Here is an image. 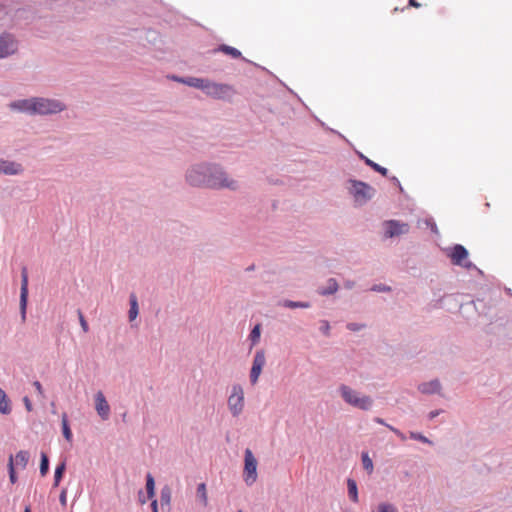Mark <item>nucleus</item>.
<instances>
[{
  "label": "nucleus",
  "instance_id": "f257e3e1",
  "mask_svg": "<svg viewBox=\"0 0 512 512\" xmlns=\"http://www.w3.org/2000/svg\"><path fill=\"white\" fill-rule=\"evenodd\" d=\"M187 181L192 186H207L210 188L236 189V181L229 180L227 175L217 167L198 165L187 173Z\"/></svg>",
  "mask_w": 512,
  "mask_h": 512
},
{
  "label": "nucleus",
  "instance_id": "f03ea898",
  "mask_svg": "<svg viewBox=\"0 0 512 512\" xmlns=\"http://www.w3.org/2000/svg\"><path fill=\"white\" fill-rule=\"evenodd\" d=\"M340 393L345 402L353 407L369 410L372 406L373 400L369 396L361 395L346 385L340 387Z\"/></svg>",
  "mask_w": 512,
  "mask_h": 512
},
{
  "label": "nucleus",
  "instance_id": "7ed1b4c3",
  "mask_svg": "<svg viewBox=\"0 0 512 512\" xmlns=\"http://www.w3.org/2000/svg\"><path fill=\"white\" fill-rule=\"evenodd\" d=\"M32 105L34 114L40 115L58 113L65 108L60 101L38 97L33 98Z\"/></svg>",
  "mask_w": 512,
  "mask_h": 512
},
{
  "label": "nucleus",
  "instance_id": "20e7f679",
  "mask_svg": "<svg viewBox=\"0 0 512 512\" xmlns=\"http://www.w3.org/2000/svg\"><path fill=\"white\" fill-rule=\"evenodd\" d=\"M257 460L250 449L245 450L243 478L251 486L257 480Z\"/></svg>",
  "mask_w": 512,
  "mask_h": 512
},
{
  "label": "nucleus",
  "instance_id": "39448f33",
  "mask_svg": "<svg viewBox=\"0 0 512 512\" xmlns=\"http://www.w3.org/2000/svg\"><path fill=\"white\" fill-rule=\"evenodd\" d=\"M350 183V192L354 196L356 202L365 203L371 199L375 193L374 188L364 182L351 180Z\"/></svg>",
  "mask_w": 512,
  "mask_h": 512
},
{
  "label": "nucleus",
  "instance_id": "423d86ee",
  "mask_svg": "<svg viewBox=\"0 0 512 512\" xmlns=\"http://www.w3.org/2000/svg\"><path fill=\"white\" fill-rule=\"evenodd\" d=\"M228 407L233 416L241 414L244 408V391L240 385H233L228 398Z\"/></svg>",
  "mask_w": 512,
  "mask_h": 512
},
{
  "label": "nucleus",
  "instance_id": "0eeeda50",
  "mask_svg": "<svg viewBox=\"0 0 512 512\" xmlns=\"http://www.w3.org/2000/svg\"><path fill=\"white\" fill-rule=\"evenodd\" d=\"M447 255L454 265L462 266L465 268L472 267V263L468 260L467 249L460 244L450 248L447 252Z\"/></svg>",
  "mask_w": 512,
  "mask_h": 512
},
{
  "label": "nucleus",
  "instance_id": "6e6552de",
  "mask_svg": "<svg viewBox=\"0 0 512 512\" xmlns=\"http://www.w3.org/2000/svg\"><path fill=\"white\" fill-rule=\"evenodd\" d=\"M266 364V357L264 350H258L255 353L251 371H250V381L253 385L258 382L259 376L261 375L262 369Z\"/></svg>",
  "mask_w": 512,
  "mask_h": 512
},
{
  "label": "nucleus",
  "instance_id": "1a4fd4ad",
  "mask_svg": "<svg viewBox=\"0 0 512 512\" xmlns=\"http://www.w3.org/2000/svg\"><path fill=\"white\" fill-rule=\"evenodd\" d=\"M385 226V237L392 238L405 234L409 231V225L407 223L399 222L396 220H389L384 223Z\"/></svg>",
  "mask_w": 512,
  "mask_h": 512
},
{
  "label": "nucleus",
  "instance_id": "9d476101",
  "mask_svg": "<svg viewBox=\"0 0 512 512\" xmlns=\"http://www.w3.org/2000/svg\"><path fill=\"white\" fill-rule=\"evenodd\" d=\"M17 42L10 34H4L0 37V58H5L17 51Z\"/></svg>",
  "mask_w": 512,
  "mask_h": 512
},
{
  "label": "nucleus",
  "instance_id": "9b49d317",
  "mask_svg": "<svg viewBox=\"0 0 512 512\" xmlns=\"http://www.w3.org/2000/svg\"><path fill=\"white\" fill-rule=\"evenodd\" d=\"M231 90H232L231 86H229L227 84H218V83H213V82L207 81L204 91L209 96H212L215 98H222L225 95H227L229 92H231Z\"/></svg>",
  "mask_w": 512,
  "mask_h": 512
},
{
  "label": "nucleus",
  "instance_id": "f8f14e48",
  "mask_svg": "<svg viewBox=\"0 0 512 512\" xmlns=\"http://www.w3.org/2000/svg\"><path fill=\"white\" fill-rule=\"evenodd\" d=\"M28 299V273L27 269L23 268L21 272V292H20V308L22 318L25 319L26 316V306Z\"/></svg>",
  "mask_w": 512,
  "mask_h": 512
},
{
  "label": "nucleus",
  "instance_id": "ddd939ff",
  "mask_svg": "<svg viewBox=\"0 0 512 512\" xmlns=\"http://www.w3.org/2000/svg\"><path fill=\"white\" fill-rule=\"evenodd\" d=\"M96 411L98 415L103 419L107 420L110 414V406L107 403L105 396L102 392H98L95 396Z\"/></svg>",
  "mask_w": 512,
  "mask_h": 512
},
{
  "label": "nucleus",
  "instance_id": "4468645a",
  "mask_svg": "<svg viewBox=\"0 0 512 512\" xmlns=\"http://www.w3.org/2000/svg\"><path fill=\"white\" fill-rule=\"evenodd\" d=\"M23 172L22 165L12 161L0 160V173L17 175Z\"/></svg>",
  "mask_w": 512,
  "mask_h": 512
},
{
  "label": "nucleus",
  "instance_id": "2eb2a0df",
  "mask_svg": "<svg viewBox=\"0 0 512 512\" xmlns=\"http://www.w3.org/2000/svg\"><path fill=\"white\" fill-rule=\"evenodd\" d=\"M32 104H33V98H30V99L14 101V102L10 103L9 107L12 110H17V111L28 113V114H34Z\"/></svg>",
  "mask_w": 512,
  "mask_h": 512
},
{
  "label": "nucleus",
  "instance_id": "dca6fc26",
  "mask_svg": "<svg viewBox=\"0 0 512 512\" xmlns=\"http://www.w3.org/2000/svg\"><path fill=\"white\" fill-rule=\"evenodd\" d=\"M441 386L438 380H433L428 383H423L419 386V390L425 394H431L439 392Z\"/></svg>",
  "mask_w": 512,
  "mask_h": 512
},
{
  "label": "nucleus",
  "instance_id": "f3484780",
  "mask_svg": "<svg viewBox=\"0 0 512 512\" xmlns=\"http://www.w3.org/2000/svg\"><path fill=\"white\" fill-rule=\"evenodd\" d=\"M178 81L180 82H183L191 87H195V88H198V89H201V90H205V87H206V84H207V81L206 79H202V78H195V77H191V78H188L186 80L184 79H177Z\"/></svg>",
  "mask_w": 512,
  "mask_h": 512
},
{
  "label": "nucleus",
  "instance_id": "a211bd4d",
  "mask_svg": "<svg viewBox=\"0 0 512 512\" xmlns=\"http://www.w3.org/2000/svg\"><path fill=\"white\" fill-rule=\"evenodd\" d=\"M0 413L7 415L11 413V405L5 391L0 388Z\"/></svg>",
  "mask_w": 512,
  "mask_h": 512
},
{
  "label": "nucleus",
  "instance_id": "6ab92c4d",
  "mask_svg": "<svg viewBox=\"0 0 512 512\" xmlns=\"http://www.w3.org/2000/svg\"><path fill=\"white\" fill-rule=\"evenodd\" d=\"M14 460V466H18L22 469H24L28 463L29 460V454L27 451H19L15 457H13Z\"/></svg>",
  "mask_w": 512,
  "mask_h": 512
},
{
  "label": "nucleus",
  "instance_id": "aec40b11",
  "mask_svg": "<svg viewBox=\"0 0 512 512\" xmlns=\"http://www.w3.org/2000/svg\"><path fill=\"white\" fill-rule=\"evenodd\" d=\"M146 492H147V498L153 499L155 496V481L153 476L148 473L146 476Z\"/></svg>",
  "mask_w": 512,
  "mask_h": 512
},
{
  "label": "nucleus",
  "instance_id": "412c9836",
  "mask_svg": "<svg viewBox=\"0 0 512 512\" xmlns=\"http://www.w3.org/2000/svg\"><path fill=\"white\" fill-rule=\"evenodd\" d=\"M337 289H338L337 281L335 279L331 278L327 282V287L319 290V294H321V295L333 294L337 291Z\"/></svg>",
  "mask_w": 512,
  "mask_h": 512
},
{
  "label": "nucleus",
  "instance_id": "4be33fe9",
  "mask_svg": "<svg viewBox=\"0 0 512 512\" xmlns=\"http://www.w3.org/2000/svg\"><path fill=\"white\" fill-rule=\"evenodd\" d=\"M62 431H63V435H64L65 439L67 441L71 442L73 435H72L71 429L68 424V418H67L66 413L62 414Z\"/></svg>",
  "mask_w": 512,
  "mask_h": 512
},
{
  "label": "nucleus",
  "instance_id": "5701e85b",
  "mask_svg": "<svg viewBox=\"0 0 512 512\" xmlns=\"http://www.w3.org/2000/svg\"><path fill=\"white\" fill-rule=\"evenodd\" d=\"M347 486H348V494H349L350 499L353 502H357L358 501V491H357L356 482L353 479H348Z\"/></svg>",
  "mask_w": 512,
  "mask_h": 512
},
{
  "label": "nucleus",
  "instance_id": "b1692460",
  "mask_svg": "<svg viewBox=\"0 0 512 512\" xmlns=\"http://www.w3.org/2000/svg\"><path fill=\"white\" fill-rule=\"evenodd\" d=\"M197 496L200 499L202 505L206 507L208 505V495L205 483H200L197 487Z\"/></svg>",
  "mask_w": 512,
  "mask_h": 512
},
{
  "label": "nucleus",
  "instance_id": "393cba45",
  "mask_svg": "<svg viewBox=\"0 0 512 512\" xmlns=\"http://www.w3.org/2000/svg\"><path fill=\"white\" fill-rule=\"evenodd\" d=\"M138 315V303L135 295L130 296L129 320L133 321Z\"/></svg>",
  "mask_w": 512,
  "mask_h": 512
},
{
  "label": "nucleus",
  "instance_id": "a878e982",
  "mask_svg": "<svg viewBox=\"0 0 512 512\" xmlns=\"http://www.w3.org/2000/svg\"><path fill=\"white\" fill-rule=\"evenodd\" d=\"M365 163L370 166L374 171L380 173L382 176H387L388 170L385 167L378 165L367 157H363Z\"/></svg>",
  "mask_w": 512,
  "mask_h": 512
},
{
  "label": "nucleus",
  "instance_id": "bb28decb",
  "mask_svg": "<svg viewBox=\"0 0 512 512\" xmlns=\"http://www.w3.org/2000/svg\"><path fill=\"white\" fill-rule=\"evenodd\" d=\"M219 50L227 55H230L233 58L241 57V52L238 49L228 46V45H221Z\"/></svg>",
  "mask_w": 512,
  "mask_h": 512
},
{
  "label": "nucleus",
  "instance_id": "cd10ccee",
  "mask_svg": "<svg viewBox=\"0 0 512 512\" xmlns=\"http://www.w3.org/2000/svg\"><path fill=\"white\" fill-rule=\"evenodd\" d=\"M362 464L364 469L371 474L373 472L374 466L372 459L369 457L368 453H362Z\"/></svg>",
  "mask_w": 512,
  "mask_h": 512
},
{
  "label": "nucleus",
  "instance_id": "c85d7f7f",
  "mask_svg": "<svg viewBox=\"0 0 512 512\" xmlns=\"http://www.w3.org/2000/svg\"><path fill=\"white\" fill-rule=\"evenodd\" d=\"M65 471V463L59 464L55 469L54 486H58Z\"/></svg>",
  "mask_w": 512,
  "mask_h": 512
},
{
  "label": "nucleus",
  "instance_id": "c756f323",
  "mask_svg": "<svg viewBox=\"0 0 512 512\" xmlns=\"http://www.w3.org/2000/svg\"><path fill=\"white\" fill-rule=\"evenodd\" d=\"M49 469V460L47 455L42 452L41 453V463H40V473L42 476H45Z\"/></svg>",
  "mask_w": 512,
  "mask_h": 512
},
{
  "label": "nucleus",
  "instance_id": "7c9ffc66",
  "mask_svg": "<svg viewBox=\"0 0 512 512\" xmlns=\"http://www.w3.org/2000/svg\"><path fill=\"white\" fill-rule=\"evenodd\" d=\"M283 305L288 308H308L310 304L308 302H294L290 300H286L283 302Z\"/></svg>",
  "mask_w": 512,
  "mask_h": 512
},
{
  "label": "nucleus",
  "instance_id": "2f4dec72",
  "mask_svg": "<svg viewBox=\"0 0 512 512\" xmlns=\"http://www.w3.org/2000/svg\"><path fill=\"white\" fill-rule=\"evenodd\" d=\"M8 468H9L10 481L12 484H14L17 480V477H16V473H15L14 460H13L12 455L9 457Z\"/></svg>",
  "mask_w": 512,
  "mask_h": 512
},
{
  "label": "nucleus",
  "instance_id": "473e14b6",
  "mask_svg": "<svg viewBox=\"0 0 512 512\" xmlns=\"http://www.w3.org/2000/svg\"><path fill=\"white\" fill-rule=\"evenodd\" d=\"M260 325L257 324L251 331L250 333V339L252 341V344H256L258 343L259 339H260Z\"/></svg>",
  "mask_w": 512,
  "mask_h": 512
},
{
  "label": "nucleus",
  "instance_id": "72a5a7b5",
  "mask_svg": "<svg viewBox=\"0 0 512 512\" xmlns=\"http://www.w3.org/2000/svg\"><path fill=\"white\" fill-rule=\"evenodd\" d=\"M78 317L83 332L87 333L89 330V326L81 310H78Z\"/></svg>",
  "mask_w": 512,
  "mask_h": 512
},
{
  "label": "nucleus",
  "instance_id": "f704fd0d",
  "mask_svg": "<svg viewBox=\"0 0 512 512\" xmlns=\"http://www.w3.org/2000/svg\"><path fill=\"white\" fill-rule=\"evenodd\" d=\"M161 502H162V504L169 505V503H170V489L169 488L162 489V491H161Z\"/></svg>",
  "mask_w": 512,
  "mask_h": 512
},
{
  "label": "nucleus",
  "instance_id": "c9c22d12",
  "mask_svg": "<svg viewBox=\"0 0 512 512\" xmlns=\"http://www.w3.org/2000/svg\"><path fill=\"white\" fill-rule=\"evenodd\" d=\"M378 510L379 512H397V509L393 505L387 503H381Z\"/></svg>",
  "mask_w": 512,
  "mask_h": 512
},
{
  "label": "nucleus",
  "instance_id": "e433bc0d",
  "mask_svg": "<svg viewBox=\"0 0 512 512\" xmlns=\"http://www.w3.org/2000/svg\"><path fill=\"white\" fill-rule=\"evenodd\" d=\"M410 437L412 439L419 440V441H421L423 443H429V444L431 443L430 440L427 437H425L424 435H422L420 433L410 432Z\"/></svg>",
  "mask_w": 512,
  "mask_h": 512
},
{
  "label": "nucleus",
  "instance_id": "4c0bfd02",
  "mask_svg": "<svg viewBox=\"0 0 512 512\" xmlns=\"http://www.w3.org/2000/svg\"><path fill=\"white\" fill-rule=\"evenodd\" d=\"M33 386L35 387L38 395L41 397V398H44V391H43V388H42V385L39 381H34L33 382Z\"/></svg>",
  "mask_w": 512,
  "mask_h": 512
},
{
  "label": "nucleus",
  "instance_id": "58836bf2",
  "mask_svg": "<svg viewBox=\"0 0 512 512\" xmlns=\"http://www.w3.org/2000/svg\"><path fill=\"white\" fill-rule=\"evenodd\" d=\"M388 428L394 432L402 441L406 440V436L398 429L394 428L393 426H388Z\"/></svg>",
  "mask_w": 512,
  "mask_h": 512
},
{
  "label": "nucleus",
  "instance_id": "ea45409f",
  "mask_svg": "<svg viewBox=\"0 0 512 512\" xmlns=\"http://www.w3.org/2000/svg\"><path fill=\"white\" fill-rule=\"evenodd\" d=\"M59 500H60V503H61L63 506H66V503H67V491H66V489H63V490L61 491V494H60Z\"/></svg>",
  "mask_w": 512,
  "mask_h": 512
},
{
  "label": "nucleus",
  "instance_id": "a19ab883",
  "mask_svg": "<svg viewBox=\"0 0 512 512\" xmlns=\"http://www.w3.org/2000/svg\"><path fill=\"white\" fill-rule=\"evenodd\" d=\"M23 402L25 404V407H26L27 411H29V412L32 411V403H31L30 399L27 396H25L23 398Z\"/></svg>",
  "mask_w": 512,
  "mask_h": 512
},
{
  "label": "nucleus",
  "instance_id": "79ce46f5",
  "mask_svg": "<svg viewBox=\"0 0 512 512\" xmlns=\"http://www.w3.org/2000/svg\"><path fill=\"white\" fill-rule=\"evenodd\" d=\"M148 498L144 496L143 492H139V502L141 504H145L147 502Z\"/></svg>",
  "mask_w": 512,
  "mask_h": 512
},
{
  "label": "nucleus",
  "instance_id": "37998d69",
  "mask_svg": "<svg viewBox=\"0 0 512 512\" xmlns=\"http://www.w3.org/2000/svg\"><path fill=\"white\" fill-rule=\"evenodd\" d=\"M151 508H152V512H158V502L156 499L152 500Z\"/></svg>",
  "mask_w": 512,
  "mask_h": 512
},
{
  "label": "nucleus",
  "instance_id": "c03bdc74",
  "mask_svg": "<svg viewBox=\"0 0 512 512\" xmlns=\"http://www.w3.org/2000/svg\"><path fill=\"white\" fill-rule=\"evenodd\" d=\"M348 328H349L350 330H352V331H357V330H359V329H360V326H359V325H357V324H355V323H350V324H348Z\"/></svg>",
  "mask_w": 512,
  "mask_h": 512
},
{
  "label": "nucleus",
  "instance_id": "a18cd8bd",
  "mask_svg": "<svg viewBox=\"0 0 512 512\" xmlns=\"http://www.w3.org/2000/svg\"><path fill=\"white\" fill-rule=\"evenodd\" d=\"M374 421H375L376 423H378V424L385 425L386 427H388V426H389V425H388V424H386V423L384 422V420H383L382 418H380V417H376V418L374 419Z\"/></svg>",
  "mask_w": 512,
  "mask_h": 512
},
{
  "label": "nucleus",
  "instance_id": "49530a36",
  "mask_svg": "<svg viewBox=\"0 0 512 512\" xmlns=\"http://www.w3.org/2000/svg\"><path fill=\"white\" fill-rule=\"evenodd\" d=\"M438 415H439V411H431V412L429 413V418H430V419H433V418H435V417H436V416H438Z\"/></svg>",
  "mask_w": 512,
  "mask_h": 512
},
{
  "label": "nucleus",
  "instance_id": "de8ad7c7",
  "mask_svg": "<svg viewBox=\"0 0 512 512\" xmlns=\"http://www.w3.org/2000/svg\"><path fill=\"white\" fill-rule=\"evenodd\" d=\"M409 3L411 6H414L416 8L420 7V4L416 2L415 0H409Z\"/></svg>",
  "mask_w": 512,
  "mask_h": 512
},
{
  "label": "nucleus",
  "instance_id": "09e8293b",
  "mask_svg": "<svg viewBox=\"0 0 512 512\" xmlns=\"http://www.w3.org/2000/svg\"><path fill=\"white\" fill-rule=\"evenodd\" d=\"M329 330V324L328 322H324V332L327 333Z\"/></svg>",
  "mask_w": 512,
  "mask_h": 512
},
{
  "label": "nucleus",
  "instance_id": "8fccbe9b",
  "mask_svg": "<svg viewBox=\"0 0 512 512\" xmlns=\"http://www.w3.org/2000/svg\"><path fill=\"white\" fill-rule=\"evenodd\" d=\"M24 512H31L30 506H26Z\"/></svg>",
  "mask_w": 512,
  "mask_h": 512
},
{
  "label": "nucleus",
  "instance_id": "3c124183",
  "mask_svg": "<svg viewBox=\"0 0 512 512\" xmlns=\"http://www.w3.org/2000/svg\"><path fill=\"white\" fill-rule=\"evenodd\" d=\"M238 512H243V511H238Z\"/></svg>",
  "mask_w": 512,
  "mask_h": 512
}]
</instances>
